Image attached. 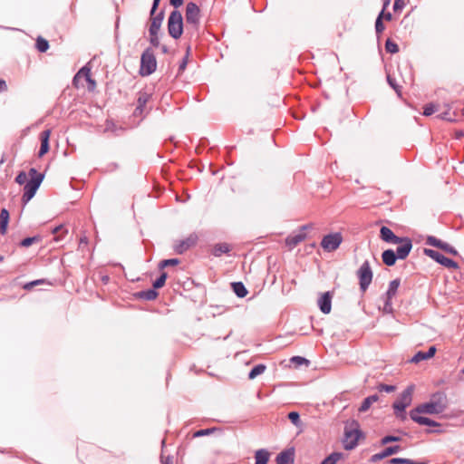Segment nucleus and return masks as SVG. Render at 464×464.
<instances>
[{
  "label": "nucleus",
  "mask_w": 464,
  "mask_h": 464,
  "mask_svg": "<svg viewBox=\"0 0 464 464\" xmlns=\"http://www.w3.org/2000/svg\"><path fill=\"white\" fill-rule=\"evenodd\" d=\"M44 283H45L44 279H37V280H34V281H31V282L26 283L24 285V289L31 290V289H33V287H34L36 285H42V284H44Z\"/></svg>",
  "instance_id": "obj_50"
},
{
  "label": "nucleus",
  "mask_w": 464,
  "mask_h": 464,
  "mask_svg": "<svg viewBox=\"0 0 464 464\" xmlns=\"http://www.w3.org/2000/svg\"><path fill=\"white\" fill-rule=\"evenodd\" d=\"M188 51L189 49H188L187 51V54L185 55V57H183V59L181 60L179 65V69H178V73L180 74L184 72V70L186 69L187 67V64H188Z\"/></svg>",
  "instance_id": "obj_54"
},
{
  "label": "nucleus",
  "mask_w": 464,
  "mask_h": 464,
  "mask_svg": "<svg viewBox=\"0 0 464 464\" xmlns=\"http://www.w3.org/2000/svg\"><path fill=\"white\" fill-rule=\"evenodd\" d=\"M343 242L342 234L339 232L325 235L321 241V246L324 251L336 250Z\"/></svg>",
  "instance_id": "obj_7"
},
{
  "label": "nucleus",
  "mask_w": 464,
  "mask_h": 464,
  "mask_svg": "<svg viewBox=\"0 0 464 464\" xmlns=\"http://www.w3.org/2000/svg\"><path fill=\"white\" fill-rule=\"evenodd\" d=\"M372 271L368 260H365L357 271L360 290L365 292L372 280Z\"/></svg>",
  "instance_id": "obj_4"
},
{
  "label": "nucleus",
  "mask_w": 464,
  "mask_h": 464,
  "mask_svg": "<svg viewBox=\"0 0 464 464\" xmlns=\"http://www.w3.org/2000/svg\"><path fill=\"white\" fill-rule=\"evenodd\" d=\"M291 362L297 364V365H302V364H308L309 363V361L304 357H301V356H294L292 357L291 359Z\"/></svg>",
  "instance_id": "obj_56"
},
{
  "label": "nucleus",
  "mask_w": 464,
  "mask_h": 464,
  "mask_svg": "<svg viewBox=\"0 0 464 464\" xmlns=\"http://www.w3.org/2000/svg\"><path fill=\"white\" fill-rule=\"evenodd\" d=\"M394 414L396 416V418H398L399 420L404 421L406 419H407V414H406V411L405 410H394Z\"/></svg>",
  "instance_id": "obj_58"
},
{
  "label": "nucleus",
  "mask_w": 464,
  "mask_h": 464,
  "mask_svg": "<svg viewBox=\"0 0 464 464\" xmlns=\"http://www.w3.org/2000/svg\"><path fill=\"white\" fill-rule=\"evenodd\" d=\"M311 227V225H304L300 227L297 232H294L286 237L285 246L289 250L294 249L297 245L306 238L305 230Z\"/></svg>",
  "instance_id": "obj_9"
},
{
  "label": "nucleus",
  "mask_w": 464,
  "mask_h": 464,
  "mask_svg": "<svg viewBox=\"0 0 464 464\" xmlns=\"http://www.w3.org/2000/svg\"><path fill=\"white\" fill-rule=\"evenodd\" d=\"M10 215L7 209L2 208L0 212V233L5 235L7 231Z\"/></svg>",
  "instance_id": "obj_24"
},
{
  "label": "nucleus",
  "mask_w": 464,
  "mask_h": 464,
  "mask_svg": "<svg viewBox=\"0 0 464 464\" xmlns=\"http://www.w3.org/2000/svg\"><path fill=\"white\" fill-rule=\"evenodd\" d=\"M144 109L143 107H140V106H136L134 111H133V115L135 117H139V116H141L144 112Z\"/></svg>",
  "instance_id": "obj_62"
},
{
  "label": "nucleus",
  "mask_w": 464,
  "mask_h": 464,
  "mask_svg": "<svg viewBox=\"0 0 464 464\" xmlns=\"http://www.w3.org/2000/svg\"><path fill=\"white\" fill-rule=\"evenodd\" d=\"M67 232H68L67 229L63 225L55 227L53 229V234L55 235L54 240L55 241L62 240L63 238L64 235L67 234Z\"/></svg>",
  "instance_id": "obj_36"
},
{
  "label": "nucleus",
  "mask_w": 464,
  "mask_h": 464,
  "mask_svg": "<svg viewBox=\"0 0 464 464\" xmlns=\"http://www.w3.org/2000/svg\"><path fill=\"white\" fill-rule=\"evenodd\" d=\"M151 23L149 28V33H152L154 34L155 32H159L161 26V24L164 19V11L161 10L156 15H151Z\"/></svg>",
  "instance_id": "obj_21"
},
{
  "label": "nucleus",
  "mask_w": 464,
  "mask_h": 464,
  "mask_svg": "<svg viewBox=\"0 0 464 464\" xmlns=\"http://www.w3.org/2000/svg\"><path fill=\"white\" fill-rule=\"evenodd\" d=\"M343 453L341 452H333L328 457H326L321 464H336L338 460L343 458Z\"/></svg>",
  "instance_id": "obj_34"
},
{
  "label": "nucleus",
  "mask_w": 464,
  "mask_h": 464,
  "mask_svg": "<svg viewBox=\"0 0 464 464\" xmlns=\"http://www.w3.org/2000/svg\"><path fill=\"white\" fill-rule=\"evenodd\" d=\"M381 238L387 243L397 244L401 243V237H397L392 229L387 227H382L380 230Z\"/></svg>",
  "instance_id": "obj_17"
},
{
  "label": "nucleus",
  "mask_w": 464,
  "mask_h": 464,
  "mask_svg": "<svg viewBox=\"0 0 464 464\" xmlns=\"http://www.w3.org/2000/svg\"><path fill=\"white\" fill-rule=\"evenodd\" d=\"M50 135H51V130H44L40 133L41 146H40V150L38 151L39 158H42L50 150V144H49Z\"/></svg>",
  "instance_id": "obj_15"
},
{
  "label": "nucleus",
  "mask_w": 464,
  "mask_h": 464,
  "mask_svg": "<svg viewBox=\"0 0 464 464\" xmlns=\"http://www.w3.org/2000/svg\"><path fill=\"white\" fill-rule=\"evenodd\" d=\"M378 401H379V396L377 394H373V395L366 397L362 401L361 406L359 407V411L360 412L367 411L370 409V407L372 406V404Z\"/></svg>",
  "instance_id": "obj_26"
},
{
  "label": "nucleus",
  "mask_w": 464,
  "mask_h": 464,
  "mask_svg": "<svg viewBox=\"0 0 464 464\" xmlns=\"http://www.w3.org/2000/svg\"><path fill=\"white\" fill-rule=\"evenodd\" d=\"M159 32H155L154 34L152 33H150V43L153 47H159L160 46V39L158 36Z\"/></svg>",
  "instance_id": "obj_55"
},
{
  "label": "nucleus",
  "mask_w": 464,
  "mask_h": 464,
  "mask_svg": "<svg viewBox=\"0 0 464 464\" xmlns=\"http://www.w3.org/2000/svg\"><path fill=\"white\" fill-rule=\"evenodd\" d=\"M406 5V3L404 0H395L393 4V11L399 12L401 11Z\"/></svg>",
  "instance_id": "obj_57"
},
{
  "label": "nucleus",
  "mask_w": 464,
  "mask_h": 464,
  "mask_svg": "<svg viewBox=\"0 0 464 464\" xmlns=\"http://www.w3.org/2000/svg\"><path fill=\"white\" fill-rule=\"evenodd\" d=\"M387 82L395 91L397 95L399 97H401V86H400L397 83L396 80L393 77H392L390 74L387 75Z\"/></svg>",
  "instance_id": "obj_41"
},
{
  "label": "nucleus",
  "mask_w": 464,
  "mask_h": 464,
  "mask_svg": "<svg viewBox=\"0 0 464 464\" xmlns=\"http://www.w3.org/2000/svg\"><path fill=\"white\" fill-rule=\"evenodd\" d=\"M400 246L395 250V256H397L398 259H405L411 251L412 248V241L410 237H401Z\"/></svg>",
  "instance_id": "obj_13"
},
{
  "label": "nucleus",
  "mask_w": 464,
  "mask_h": 464,
  "mask_svg": "<svg viewBox=\"0 0 464 464\" xmlns=\"http://www.w3.org/2000/svg\"><path fill=\"white\" fill-rule=\"evenodd\" d=\"M318 305L323 314H329L332 309V295L330 292H325L318 300Z\"/></svg>",
  "instance_id": "obj_18"
},
{
  "label": "nucleus",
  "mask_w": 464,
  "mask_h": 464,
  "mask_svg": "<svg viewBox=\"0 0 464 464\" xmlns=\"http://www.w3.org/2000/svg\"><path fill=\"white\" fill-rule=\"evenodd\" d=\"M414 422L418 423L419 425H425L430 427H440L441 424L428 418V417H413L412 420Z\"/></svg>",
  "instance_id": "obj_27"
},
{
  "label": "nucleus",
  "mask_w": 464,
  "mask_h": 464,
  "mask_svg": "<svg viewBox=\"0 0 464 464\" xmlns=\"http://www.w3.org/2000/svg\"><path fill=\"white\" fill-rule=\"evenodd\" d=\"M266 367L265 364H257L252 368V370L248 373V378L250 380L255 379L258 375L262 374L266 371Z\"/></svg>",
  "instance_id": "obj_35"
},
{
  "label": "nucleus",
  "mask_w": 464,
  "mask_h": 464,
  "mask_svg": "<svg viewBox=\"0 0 464 464\" xmlns=\"http://www.w3.org/2000/svg\"><path fill=\"white\" fill-rule=\"evenodd\" d=\"M186 22L193 26H198L200 20V9L194 2H188L186 5Z\"/></svg>",
  "instance_id": "obj_10"
},
{
  "label": "nucleus",
  "mask_w": 464,
  "mask_h": 464,
  "mask_svg": "<svg viewBox=\"0 0 464 464\" xmlns=\"http://www.w3.org/2000/svg\"><path fill=\"white\" fill-rule=\"evenodd\" d=\"M29 180L24 184L22 202L26 205L36 194L42 182L44 179V173L38 172L36 169L31 168L28 171Z\"/></svg>",
  "instance_id": "obj_1"
},
{
  "label": "nucleus",
  "mask_w": 464,
  "mask_h": 464,
  "mask_svg": "<svg viewBox=\"0 0 464 464\" xmlns=\"http://www.w3.org/2000/svg\"><path fill=\"white\" fill-rule=\"evenodd\" d=\"M401 464H426L425 462H415L411 459H402Z\"/></svg>",
  "instance_id": "obj_64"
},
{
  "label": "nucleus",
  "mask_w": 464,
  "mask_h": 464,
  "mask_svg": "<svg viewBox=\"0 0 464 464\" xmlns=\"http://www.w3.org/2000/svg\"><path fill=\"white\" fill-rule=\"evenodd\" d=\"M430 401H432L441 412H444L449 405L448 397L443 392L432 393Z\"/></svg>",
  "instance_id": "obj_14"
},
{
  "label": "nucleus",
  "mask_w": 464,
  "mask_h": 464,
  "mask_svg": "<svg viewBox=\"0 0 464 464\" xmlns=\"http://www.w3.org/2000/svg\"><path fill=\"white\" fill-rule=\"evenodd\" d=\"M167 277V273L162 272L160 276L153 282L152 286L156 289L161 288L165 285Z\"/></svg>",
  "instance_id": "obj_43"
},
{
  "label": "nucleus",
  "mask_w": 464,
  "mask_h": 464,
  "mask_svg": "<svg viewBox=\"0 0 464 464\" xmlns=\"http://www.w3.org/2000/svg\"><path fill=\"white\" fill-rule=\"evenodd\" d=\"M400 440H401L400 437L392 436V435H387V436L383 437L381 440V444L382 445H386V444H388L390 442H396V441H400Z\"/></svg>",
  "instance_id": "obj_49"
},
{
  "label": "nucleus",
  "mask_w": 464,
  "mask_h": 464,
  "mask_svg": "<svg viewBox=\"0 0 464 464\" xmlns=\"http://www.w3.org/2000/svg\"><path fill=\"white\" fill-rule=\"evenodd\" d=\"M295 451L294 449H288L281 451L276 457L277 464H294Z\"/></svg>",
  "instance_id": "obj_19"
},
{
  "label": "nucleus",
  "mask_w": 464,
  "mask_h": 464,
  "mask_svg": "<svg viewBox=\"0 0 464 464\" xmlns=\"http://www.w3.org/2000/svg\"><path fill=\"white\" fill-rule=\"evenodd\" d=\"M426 244L429 246H435V247L441 249V247L444 244V241L437 238L434 236H428L426 238Z\"/></svg>",
  "instance_id": "obj_38"
},
{
  "label": "nucleus",
  "mask_w": 464,
  "mask_h": 464,
  "mask_svg": "<svg viewBox=\"0 0 464 464\" xmlns=\"http://www.w3.org/2000/svg\"><path fill=\"white\" fill-rule=\"evenodd\" d=\"M198 239V237L197 234L192 233L185 239L176 241L173 246L174 251L179 255H182L190 247L194 246L197 244Z\"/></svg>",
  "instance_id": "obj_11"
},
{
  "label": "nucleus",
  "mask_w": 464,
  "mask_h": 464,
  "mask_svg": "<svg viewBox=\"0 0 464 464\" xmlns=\"http://www.w3.org/2000/svg\"><path fill=\"white\" fill-rule=\"evenodd\" d=\"M403 458H392L388 460V464H401Z\"/></svg>",
  "instance_id": "obj_63"
},
{
  "label": "nucleus",
  "mask_w": 464,
  "mask_h": 464,
  "mask_svg": "<svg viewBox=\"0 0 464 464\" xmlns=\"http://www.w3.org/2000/svg\"><path fill=\"white\" fill-rule=\"evenodd\" d=\"M247 293L248 291L242 282H234V294L237 297L243 298L246 296Z\"/></svg>",
  "instance_id": "obj_31"
},
{
  "label": "nucleus",
  "mask_w": 464,
  "mask_h": 464,
  "mask_svg": "<svg viewBox=\"0 0 464 464\" xmlns=\"http://www.w3.org/2000/svg\"><path fill=\"white\" fill-rule=\"evenodd\" d=\"M400 450H401V446H399V445L387 447L382 451L372 455L371 458V460L372 462L379 461L386 457H389V456L398 453Z\"/></svg>",
  "instance_id": "obj_16"
},
{
  "label": "nucleus",
  "mask_w": 464,
  "mask_h": 464,
  "mask_svg": "<svg viewBox=\"0 0 464 464\" xmlns=\"http://www.w3.org/2000/svg\"><path fill=\"white\" fill-rule=\"evenodd\" d=\"M442 413L440 409L430 401L423 402L411 410L409 416L411 420L413 417H422L420 414L437 415Z\"/></svg>",
  "instance_id": "obj_6"
},
{
  "label": "nucleus",
  "mask_w": 464,
  "mask_h": 464,
  "mask_svg": "<svg viewBox=\"0 0 464 464\" xmlns=\"http://www.w3.org/2000/svg\"><path fill=\"white\" fill-rule=\"evenodd\" d=\"M400 285H401V280L399 278H396V279L391 281L389 284L388 289L385 293L384 298L392 299L395 296Z\"/></svg>",
  "instance_id": "obj_25"
},
{
  "label": "nucleus",
  "mask_w": 464,
  "mask_h": 464,
  "mask_svg": "<svg viewBox=\"0 0 464 464\" xmlns=\"http://www.w3.org/2000/svg\"><path fill=\"white\" fill-rule=\"evenodd\" d=\"M42 240V237L39 235L34 237H28L21 240L19 245L23 247H29L34 243H39Z\"/></svg>",
  "instance_id": "obj_33"
},
{
  "label": "nucleus",
  "mask_w": 464,
  "mask_h": 464,
  "mask_svg": "<svg viewBox=\"0 0 464 464\" xmlns=\"http://www.w3.org/2000/svg\"><path fill=\"white\" fill-rule=\"evenodd\" d=\"M423 253L425 256H429L430 258L433 259L440 265L451 269H458L459 265L456 261L453 259H450L441 253H440L437 250L430 249V248H424Z\"/></svg>",
  "instance_id": "obj_5"
},
{
  "label": "nucleus",
  "mask_w": 464,
  "mask_h": 464,
  "mask_svg": "<svg viewBox=\"0 0 464 464\" xmlns=\"http://www.w3.org/2000/svg\"><path fill=\"white\" fill-rule=\"evenodd\" d=\"M169 34L175 40L179 39L183 34V18L179 10H173L168 18Z\"/></svg>",
  "instance_id": "obj_3"
},
{
  "label": "nucleus",
  "mask_w": 464,
  "mask_h": 464,
  "mask_svg": "<svg viewBox=\"0 0 464 464\" xmlns=\"http://www.w3.org/2000/svg\"><path fill=\"white\" fill-rule=\"evenodd\" d=\"M180 263V260L179 258H169V259H163L159 264L160 269H164L167 266H177Z\"/></svg>",
  "instance_id": "obj_42"
},
{
  "label": "nucleus",
  "mask_w": 464,
  "mask_h": 464,
  "mask_svg": "<svg viewBox=\"0 0 464 464\" xmlns=\"http://www.w3.org/2000/svg\"><path fill=\"white\" fill-rule=\"evenodd\" d=\"M385 50L390 53H396L399 52V46L396 43L392 41L391 39H387L385 43Z\"/></svg>",
  "instance_id": "obj_44"
},
{
  "label": "nucleus",
  "mask_w": 464,
  "mask_h": 464,
  "mask_svg": "<svg viewBox=\"0 0 464 464\" xmlns=\"http://www.w3.org/2000/svg\"><path fill=\"white\" fill-rule=\"evenodd\" d=\"M14 180L17 184L24 185L27 182V174L24 171H20Z\"/></svg>",
  "instance_id": "obj_51"
},
{
  "label": "nucleus",
  "mask_w": 464,
  "mask_h": 464,
  "mask_svg": "<svg viewBox=\"0 0 464 464\" xmlns=\"http://www.w3.org/2000/svg\"><path fill=\"white\" fill-rule=\"evenodd\" d=\"M441 250H443L444 252H446L448 254L453 255V256L458 255V251L456 250V248L453 247L452 246H450V244H448L447 242H444V244L441 247Z\"/></svg>",
  "instance_id": "obj_53"
},
{
  "label": "nucleus",
  "mask_w": 464,
  "mask_h": 464,
  "mask_svg": "<svg viewBox=\"0 0 464 464\" xmlns=\"http://www.w3.org/2000/svg\"><path fill=\"white\" fill-rule=\"evenodd\" d=\"M396 389V387L394 385H389V384H384V383H381L377 386V390L379 392H394Z\"/></svg>",
  "instance_id": "obj_48"
},
{
  "label": "nucleus",
  "mask_w": 464,
  "mask_h": 464,
  "mask_svg": "<svg viewBox=\"0 0 464 464\" xmlns=\"http://www.w3.org/2000/svg\"><path fill=\"white\" fill-rule=\"evenodd\" d=\"M158 295H159V293L157 292V289L154 287L136 293V296L138 298L147 300V301L155 300L158 297Z\"/></svg>",
  "instance_id": "obj_22"
},
{
  "label": "nucleus",
  "mask_w": 464,
  "mask_h": 464,
  "mask_svg": "<svg viewBox=\"0 0 464 464\" xmlns=\"http://www.w3.org/2000/svg\"><path fill=\"white\" fill-rule=\"evenodd\" d=\"M81 72H85V80L88 82V89L93 91L96 87V82L92 78L91 69L87 65L81 68Z\"/></svg>",
  "instance_id": "obj_30"
},
{
  "label": "nucleus",
  "mask_w": 464,
  "mask_h": 464,
  "mask_svg": "<svg viewBox=\"0 0 464 464\" xmlns=\"http://www.w3.org/2000/svg\"><path fill=\"white\" fill-rule=\"evenodd\" d=\"M184 0H169V4L177 10L179 6L183 5Z\"/></svg>",
  "instance_id": "obj_60"
},
{
  "label": "nucleus",
  "mask_w": 464,
  "mask_h": 464,
  "mask_svg": "<svg viewBox=\"0 0 464 464\" xmlns=\"http://www.w3.org/2000/svg\"><path fill=\"white\" fill-rule=\"evenodd\" d=\"M161 0H153V3H152V5H151V9H150V15H154L155 12L157 11L159 5H160V3Z\"/></svg>",
  "instance_id": "obj_59"
},
{
  "label": "nucleus",
  "mask_w": 464,
  "mask_h": 464,
  "mask_svg": "<svg viewBox=\"0 0 464 464\" xmlns=\"http://www.w3.org/2000/svg\"><path fill=\"white\" fill-rule=\"evenodd\" d=\"M426 244L429 246H435V247L441 249V247L444 244V241L437 238L434 236H428L426 238Z\"/></svg>",
  "instance_id": "obj_39"
},
{
  "label": "nucleus",
  "mask_w": 464,
  "mask_h": 464,
  "mask_svg": "<svg viewBox=\"0 0 464 464\" xmlns=\"http://www.w3.org/2000/svg\"><path fill=\"white\" fill-rule=\"evenodd\" d=\"M230 251V246L227 243H218L213 246L212 254L215 256H220L222 254L228 253Z\"/></svg>",
  "instance_id": "obj_29"
},
{
  "label": "nucleus",
  "mask_w": 464,
  "mask_h": 464,
  "mask_svg": "<svg viewBox=\"0 0 464 464\" xmlns=\"http://www.w3.org/2000/svg\"><path fill=\"white\" fill-rule=\"evenodd\" d=\"M151 94L147 92H139L137 98V106L145 108L147 102L150 100Z\"/></svg>",
  "instance_id": "obj_32"
},
{
  "label": "nucleus",
  "mask_w": 464,
  "mask_h": 464,
  "mask_svg": "<svg viewBox=\"0 0 464 464\" xmlns=\"http://www.w3.org/2000/svg\"><path fill=\"white\" fill-rule=\"evenodd\" d=\"M160 458H161L162 464H173V457L172 456L163 457V455H161Z\"/></svg>",
  "instance_id": "obj_61"
},
{
  "label": "nucleus",
  "mask_w": 464,
  "mask_h": 464,
  "mask_svg": "<svg viewBox=\"0 0 464 464\" xmlns=\"http://www.w3.org/2000/svg\"><path fill=\"white\" fill-rule=\"evenodd\" d=\"M216 430H217L216 428H208V429L198 430L194 432L193 437L194 438H198V437H202V436L209 435V434L213 433L214 431H216Z\"/></svg>",
  "instance_id": "obj_46"
},
{
  "label": "nucleus",
  "mask_w": 464,
  "mask_h": 464,
  "mask_svg": "<svg viewBox=\"0 0 464 464\" xmlns=\"http://www.w3.org/2000/svg\"><path fill=\"white\" fill-rule=\"evenodd\" d=\"M288 419L296 427H300L302 425V421L300 420V415L297 411L289 412Z\"/></svg>",
  "instance_id": "obj_45"
},
{
  "label": "nucleus",
  "mask_w": 464,
  "mask_h": 464,
  "mask_svg": "<svg viewBox=\"0 0 464 464\" xmlns=\"http://www.w3.org/2000/svg\"><path fill=\"white\" fill-rule=\"evenodd\" d=\"M382 262L388 266L395 265L398 259L397 256H395V251L392 249L384 250L382 254Z\"/></svg>",
  "instance_id": "obj_23"
},
{
  "label": "nucleus",
  "mask_w": 464,
  "mask_h": 464,
  "mask_svg": "<svg viewBox=\"0 0 464 464\" xmlns=\"http://www.w3.org/2000/svg\"><path fill=\"white\" fill-rule=\"evenodd\" d=\"M361 431L358 430H345L343 439V447L345 450H351L358 444Z\"/></svg>",
  "instance_id": "obj_12"
},
{
  "label": "nucleus",
  "mask_w": 464,
  "mask_h": 464,
  "mask_svg": "<svg viewBox=\"0 0 464 464\" xmlns=\"http://www.w3.org/2000/svg\"><path fill=\"white\" fill-rule=\"evenodd\" d=\"M437 111V108L434 104L429 103L426 104L423 108V115L430 116Z\"/></svg>",
  "instance_id": "obj_47"
},
{
  "label": "nucleus",
  "mask_w": 464,
  "mask_h": 464,
  "mask_svg": "<svg viewBox=\"0 0 464 464\" xmlns=\"http://www.w3.org/2000/svg\"><path fill=\"white\" fill-rule=\"evenodd\" d=\"M35 45L40 53H45L49 49V42L41 36L36 39Z\"/></svg>",
  "instance_id": "obj_37"
},
{
  "label": "nucleus",
  "mask_w": 464,
  "mask_h": 464,
  "mask_svg": "<svg viewBox=\"0 0 464 464\" xmlns=\"http://www.w3.org/2000/svg\"><path fill=\"white\" fill-rule=\"evenodd\" d=\"M392 299L384 298L383 312L385 314H392L393 313V306H392Z\"/></svg>",
  "instance_id": "obj_52"
},
{
  "label": "nucleus",
  "mask_w": 464,
  "mask_h": 464,
  "mask_svg": "<svg viewBox=\"0 0 464 464\" xmlns=\"http://www.w3.org/2000/svg\"><path fill=\"white\" fill-rule=\"evenodd\" d=\"M382 20H383V11H381L376 18V21H375V31H376L377 34H382L385 29Z\"/></svg>",
  "instance_id": "obj_40"
},
{
  "label": "nucleus",
  "mask_w": 464,
  "mask_h": 464,
  "mask_svg": "<svg viewBox=\"0 0 464 464\" xmlns=\"http://www.w3.org/2000/svg\"><path fill=\"white\" fill-rule=\"evenodd\" d=\"M157 69V60L153 50L148 47L144 50L140 56V66L139 73L140 76H150Z\"/></svg>",
  "instance_id": "obj_2"
},
{
  "label": "nucleus",
  "mask_w": 464,
  "mask_h": 464,
  "mask_svg": "<svg viewBox=\"0 0 464 464\" xmlns=\"http://www.w3.org/2000/svg\"><path fill=\"white\" fill-rule=\"evenodd\" d=\"M269 452L265 449H260L256 451L255 459L256 463L266 464L269 460Z\"/></svg>",
  "instance_id": "obj_28"
},
{
  "label": "nucleus",
  "mask_w": 464,
  "mask_h": 464,
  "mask_svg": "<svg viewBox=\"0 0 464 464\" xmlns=\"http://www.w3.org/2000/svg\"><path fill=\"white\" fill-rule=\"evenodd\" d=\"M414 391V386H408L399 396V398L393 402L392 408L393 410H406L412 401V393Z\"/></svg>",
  "instance_id": "obj_8"
},
{
  "label": "nucleus",
  "mask_w": 464,
  "mask_h": 464,
  "mask_svg": "<svg viewBox=\"0 0 464 464\" xmlns=\"http://www.w3.org/2000/svg\"><path fill=\"white\" fill-rule=\"evenodd\" d=\"M437 349L435 346H430L427 352H418L411 360V362L418 363L421 361L428 360L434 356Z\"/></svg>",
  "instance_id": "obj_20"
}]
</instances>
